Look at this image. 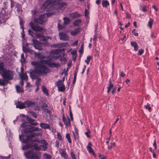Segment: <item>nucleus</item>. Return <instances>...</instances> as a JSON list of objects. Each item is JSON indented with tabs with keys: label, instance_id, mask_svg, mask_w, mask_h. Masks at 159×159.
<instances>
[{
	"label": "nucleus",
	"instance_id": "f257e3e1",
	"mask_svg": "<svg viewBox=\"0 0 159 159\" xmlns=\"http://www.w3.org/2000/svg\"><path fill=\"white\" fill-rule=\"evenodd\" d=\"M20 127L25 128L23 130H21L23 134L19 135L20 140L22 143H27L33 141H36V140H33L32 138L36 136L39 135V134L33 132L39 131L40 130V129L37 127L32 126L27 122L22 123Z\"/></svg>",
	"mask_w": 159,
	"mask_h": 159
},
{
	"label": "nucleus",
	"instance_id": "f03ea898",
	"mask_svg": "<svg viewBox=\"0 0 159 159\" xmlns=\"http://www.w3.org/2000/svg\"><path fill=\"white\" fill-rule=\"evenodd\" d=\"M31 64L34 66L35 72L39 75H46L50 71V69L45 64L44 60L41 61L39 62L31 61Z\"/></svg>",
	"mask_w": 159,
	"mask_h": 159
},
{
	"label": "nucleus",
	"instance_id": "7ed1b4c3",
	"mask_svg": "<svg viewBox=\"0 0 159 159\" xmlns=\"http://www.w3.org/2000/svg\"><path fill=\"white\" fill-rule=\"evenodd\" d=\"M1 75L3 79L7 80H12L13 77V73L9 70H4L2 72Z\"/></svg>",
	"mask_w": 159,
	"mask_h": 159
},
{
	"label": "nucleus",
	"instance_id": "20e7f679",
	"mask_svg": "<svg viewBox=\"0 0 159 159\" xmlns=\"http://www.w3.org/2000/svg\"><path fill=\"white\" fill-rule=\"evenodd\" d=\"M40 143L44 144L45 145H39L38 144L35 143L33 145L34 148L37 150H41L45 151L47 149L46 146L47 145V143L44 140H42Z\"/></svg>",
	"mask_w": 159,
	"mask_h": 159
},
{
	"label": "nucleus",
	"instance_id": "39448f33",
	"mask_svg": "<svg viewBox=\"0 0 159 159\" xmlns=\"http://www.w3.org/2000/svg\"><path fill=\"white\" fill-rule=\"evenodd\" d=\"M48 15L47 14H44L39 16L38 19H35L34 21L36 23H39L40 24H43L47 20V18Z\"/></svg>",
	"mask_w": 159,
	"mask_h": 159
},
{
	"label": "nucleus",
	"instance_id": "423d86ee",
	"mask_svg": "<svg viewBox=\"0 0 159 159\" xmlns=\"http://www.w3.org/2000/svg\"><path fill=\"white\" fill-rule=\"evenodd\" d=\"M19 76L20 78L21 79V80L20 82V84L21 85V86H23L24 85V83L23 80H26V81L27 79V76L26 73H23L22 72V67L21 68V71L19 74Z\"/></svg>",
	"mask_w": 159,
	"mask_h": 159
},
{
	"label": "nucleus",
	"instance_id": "0eeeda50",
	"mask_svg": "<svg viewBox=\"0 0 159 159\" xmlns=\"http://www.w3.org/2000/svg\"><path fill=\"white\" fill-rule=\"evenodd\" d=\"M56 85L59 91L63 92L65 89V85L61 80H59L57 81Z\"/></svg>",
	"mask_w": 159,
	"mask_h": 159
},
{
	"label": "nucleus",
	"instance_id": "6e6552de",
	"mask_svg": "<svg viewBox=\"0 0 159 159\" xmlns=\"http://www.w3.org/2000/svg\"><path fill=\"white\" fill-rule=\"evenodd\" d=\"M33 42L34 44V46L36 49L39 50H41L42 49V44L40 43L36 40L33 39Z\"/></svg>",
	"mask_w": 159,
	"mask_h": 159
},
{
	"label": "nucleus",
	"instance_id": "1a4fd4ad",
	"mask_svg": "<svg viewBox=\"0 0 159 159\" xmlns=\"http://www.w3.org/2000/svg\"><path fill=\"white\" fill-rule=\"evenodd\" d=\"M7 13H5L3 15V11L0 13V23H5L8 18Z\"/></svg>",
	"mask_w": 159,
	"mask_h": 159
},
{
	"label": "nucleus",
	"instance_id": "9d476101",
	"mask_svg": "<svg viewBox=\"0 0 159 159\" xmlns=\"http://www.w3.org/2000/svg\"><path fill=\"white\" fill-rule=\"evenodd\" d=\"M30 25L31 26V28L34 31H40L42 30V29L39 25H35L33 22H30Z\"/></svg>",
	"mask_w": 159,
	"mask_h": 159
},
{
	"label": "nucleus",
	"instance_id": "9b49d317",
	"mask_svg": "<svg viewBox=\"0 0 159 159\" xmlns=\"http://www.w3.org/2000/svg\"><path fill=\"white\" fill-rule=\"evenodd\" d=\"M54 5V3L50 0H47L44 3L43 7L46 9L52 7Z\"/></svg>",
	"mask_w": 159,
	"mask_h": 159
},
{
	"label": "nucleus",
	"instance_id": "f8f14e48",
	"mask_svg": "<svg viewBox=\"0 0 159 159\" xmlns=\"http://www.w3.org/2000/svg\"><path fill=\"white\" fill-rule=\"evenodd\" d=\"M29 34L34 38H38L42 36V35L38 32L33 33L31 30H28Z\"/></svg>",
	"mask_w": 159,
	"mask_h": 159
},
{
	"label": "nucleus",
	"instance_id": "ddd939ff",
	"mask_svg": "<svg viewBox=\"0 0 159 159\" xmlns=\"http://www.w3.org/2000/svg\"><path fill=\"white\" fill-rule=\"evenodd\" d=\"M59 36L60 39L63 41L68 40L69 39V37L68 35L62 32H60L59 34Z\"/></svg>",
	"mask_w": 159,
	"mask_h": 159
},
{
	"label": "nucleus",
	"instance_id": "4468645a",
	"mask_svg": "<svg viewBox=\"0 0 159 159\" xmlns=\"http://www.w3.org/2000/svg\"><path fill=\"white\" fill-rule=\"evenodd\" d=\"M44 63L47 64L51 67H56L58 68L60 66V65L59 63H55L52 62H48L47 60H44Z\"/></svg>",
	"mask_w": 159,
	"mask_h": 159
},
{
	"label": "nucleus",
	"instance_id": "2eb2a0df",
	"mask_svg": "<svg viewBox=\"0 0 159 159\" xmlns=\"http://www.w3.org/2000/svg\"><path fill=\"white\" fill-rule=\"evenodd\" d=\"M62 120L64 124L66 125V127H69L71 126L70 120L68 117L66 118L65 117L64 115H63L62 117Z\"/></svg>",
	"mask_w": 159,
	"mask_h": 159
},
{
	"label": "nucleus",
	"instance_id": "dca6fc26",
	"mask_svg": "<svg viewBox=\"0 0 159 159\" xmlns=\"http://www.w3.org/2000/svg\"><path fill=\"white\" fill-rule=\"evenodd\" d=\"M62 0H58L55 3H56L58 7L59 8H62L66 6V3L64 2H62Z\"/></svg>",
	"mask_w": 159,
	"mask_h": 159
},
{
	"label": "nucleus",
	"instance_id": "f3484780",
	"mask_svg": "<svg viewBox=\"0 0 159 159\" xmlns=\"http://www.w3.org/2000/svg\"><path fill=\"white\" fill-rule=\"evenodd\" d=\"M16 107L20 109H22L25 108V102H24L18 101L16 105Z\"/></svg>",
	"mask_w": 159,
	"mask_h": 159
},
{
	"label": "nucleus",
	"instance_id": "a211bd4d",
	"mask_svg": "<svg viewBox=\"0 0 159 159\" xmlns=\"http://www.w3.org/2000/svg\"><path fill=\"white\" fill-rule=\"evenodd\" d=\"M25 104L26 107H33L35 104V102L27 101H25Z\"/></svg>",
	"mask_w": 159,
	"mask_h": 159
},
{
	"label": "nucleus",
	"instance_id": "6ab92c4d",
	"mask_svg": "<svg viewBox=\"0 0 159 159\" xmlns=\"http://www.w3.org/2000/svg\"><path fill=\"white\" fill-rule=\"evenodd\" d=\"M92 146V143L90 142H89L87 147V150L89 153H92L94 155H95L94 151L91 147Z\"/></svg>",
	"mask_w": 159,
	"mask_h": 159
},
{
	"label": "nucleus",
	"instance_id": "aec40b11",
	"mask_svg": "<svg viewBox=\"0 0 159 159\" xmlns=\"http://www.w3.org/2000/svg\"><path fill=\"white\" fill-rule=\"evenodd\" d=\"M41 156V154L39 152H36L33 153L31 159H39Z\"/></svg>",
	"mask_w": 159,
	"mask_h": 159
},
{
	"label": "nucleus",
	"instance_id": "412c9836",
	"mask_svg": "<svg viewBox=\"0 0 159 159\" xmlns=\"http://www.w3.org/2000/svg\"><path fill=\"white\" fill-rule=\"evenodd\" d=\"M39 126L41 128L45 129H49L50 127L49 125L44 123H40Z\"/></svg>",
	"mask_w": 159,
	"mask_h": 159
},
{
	"label": "nucleus",
	"instance_id": "4be33fe9",
	"mask_svg": "<svg viewBox=\"0 0 159 159\" xmlns=\"http://www.w3.org/2000/svg\"><path fill=\"white\" fill-rule=\"evenodd\" d=\"M80 32V28H78L70 32V34L72 36L76 35Z\"/></svg>",
	"mask_w": 159,
	"mask_h": 159
},
{
	"label": "nucleus",
	"instance_id": "5701e85b",
	"mask_svg": "<svg viewBox=\"0 0 159 159\" xmlns=\"http://www.w3.org/2000/svg\"><path fill=\"white\" fill-rule=\"evenodd\" d=\"M130 44L131 46L134 47V50L135 51H136L138 50V45L136 42H131L130 43Z\"/></svg>",
	"mask_w": 159,
	"mask_h": 159
},
{
	"label": "nucleus",
	"instance_id": "b1692460",
	"mask_svg": "<svg viewBox=\"0 0 159 159\" xmlns=\"http://www.w3.org/2000/svg\"><path fill=\"white\" fill-rule=\"evenodd\" d=\"M16 92L17 93H23L24 92V89L22 88V86L19 85H16Z\"/></svg>",
	"mask_w": 159,
	"mask_h": 159
},
{
	"label": "nucleus",
	"instance_id": "393cba45",
	"mask_svg": "<svg viewBox=\"0 0 159 159\" xmlns=\"http://www.w3.org/2000/svg\"><path fill=\"white\" fill-rule=\"evenodd\" d=\"M33 152L29 151L26 153H24V154L25 157L27 158H29L31 159L33 155Z\"/></svg>",
	"mask_w": 159,
	"mask_h": 159
},
{
	"label": "nucleus",
	"instance_id": "a878e982",
	"mask_svg": "<svg viewBox=\"0 0 159 159\" xmlns=\"http://www.w3.org/2000/svg\"><path fill=\"white\" fill-rule=\"evenodd\" d=\"M35 56L38 59H42L43 58V56L40 53H37L34 51V52Z\"/></svg>",
	"mask_w": 159,
	"mask_h": 159
},
{
	"label": "nucleus",
	"instance_id": "bb28decb",
	"mask_svg": "<svg viewBox=\"0 0 159 159\" xmlns=\"http://www.w3.org/2000/svg\"><path fill=\"white\" fill-rule=\"evenodd\" d=\"M22 49L23 52H28L31 53H32L33 52H34L33 50L30 49L27 47H24V46L23 47Z\"/></svg>",
	"mask_w": 159,
	"mask_h": 159
},
{
	"label": "nucleus",
	"instance_id": "cd10ccee",
	"mask_svg": "<svg viewBox=\"0 0 159 159\" xmlns=\"http://www.w3.org/2000/svg\"><path fill=\"white\" fill-rule=\"evenodd\" d=\"M113 86L114 85L113 84L111 83V80H110L109 81V86L107 87V93H109L111 89L113 88Z\"/></svg>",
	"mask_w": 159,
	"mask_h": 159
},
{
	"label": "nucleus",
	"instance_id": "c85d7f7f",
	"mask_svg": "<svg viewBox=\"0 0 159 159\" xmlns=\"http://www.w3.org/2000/svg\"><path fill=\"white\" fill-rule=\"evenodd\" d=\"M82 20L80 19H78L75 21L73 24L75 26H78L80 25Z\"/></svg>",
	"mask_w": 159,
	"mask_h": 159
},
{
	"label": "nucleus",
	"instance_id": "c756f323",
	"mask_svg": "<svg viewBox=\"0 0 159 159\" xmlns=\"http://www.w3.org/2000/svg\"><path fill=\"white\" fill-rule=\"evenodd\" d=\"M60 153L62 157H66L67 155L64 149H61L60 151Z\"/></svg>",
	"mask_w": 159,
	"mask_h": 159
},
{
	"label": "nucleus",
	"instance_id": "7c9ffc66",
	"mask_svg": "<svg viewBox=\"0 0 159 159\" xmlns=\"http://www.w3.org/2000/svg\"><path fill=\"white\" fill-rule=\"evenodd\" d=\"M42 90L43 92L47 96L48 95V89L44 86H42L41 87Z\"/></svg>",
	"mask_w": 159,
	"mask_h": 159
},
{
	"label": "nucleus",
	"instance_id": "2f4dec72",
	"mask_svg": "<svg viewBox=\"0 0 159 159\" xmlns=\"http://www.w3.org/2000/svg\"><path fill=\"white\" fill-rule=\"evenodd\" d=\"M102 3V6L103 7H106L109 5V2L107 0H103Z\"/></svg>",
	"mask_w": 159,
	"mask_h": 159
},
{
	"label": "nucleus",
	"instance_id": "473e14b6",
	"mask_svg": "<svg viewBox=\"0 0 159 159\" xmlns=\"http://www.w3.org/2000/svg\"><path fill=\"white\" fill-rule=\"evenodd\" d=\"M7 83V80L4 79H0V85L4 86L6 85Z\"/></svg>",
	"mask_w": 159,
	"mask_h": 159
},
{
	"label": "nucleus",
	"instance_id": "72a5a7b5",
	"mask_svg": "<svg viewBox=\"0 0 159 159\" xmlns=\"http://www.w3.org/2000/svg\"><path fill=\"white\" fill-rule=\"evenodd\" d=\"M78 14L77 12H75L70 14V17L72 19L76 18L78 16Z\"/></svg>",
	"mask_w": 159,
	"mask_h": 159
},
{
	"label": "nucleus",
	"instance_id": "f704fd0d",
	"mask_svg": "<svg viewBox=\"0 0 159 159\" xmlns=\"http://www.w3.org/2000/svg\"><path fill=\"white\" fill-rule=\"evenodd\" d=\"M153 22V20L152 18H150L149 20L148 23V26L150 29L152 28V25Z\"/></svg>",
	"mask_w": 159,
	"mask_h": 159
},
{
	"label": "nucleus",
	"instance_id": "c9c22d12",
	"mask_svg": "<svg viewBox=\"0 0 159 159\" xmlns=\"http://www.w3.org/2000/svg\"><path fill=\"white\" fill-rule=\"evenodd\" d=\"M64 20V24H68L70 23V20L67 17H64L63 18Z\"/></svg>",
	"mask_w": 159,
	"mask_h": 159
},
{
	"label": "nucleus",
	"instance_id": "e433bc0d",
	"mask_svg": "<svg viewBox=\"0 0 159 159\" xmlns=\"http://www.w3.org/2000/svg\"><path fill=\"white\" fill-rule=\"evenodd\" d=\"M73 135L75 140L79 138V134L78 132L76 130L75 132H73Z\"/></svg>",
	"mask_w": 159,
	"mask_h": 159
},
{
	"label": "nucleus",
	"instance_id": "4c0bfd02",
	"mask_svg": "<svg viewBox=\"0 0 159 159\" xmlns=\"http://www.w3.org/2000/svg\"><path fill=\"white\" fill-rule=\"evenodd\" d=\"M66 138L67 139V140H68V142L70 143H72V142H71V139L70 138V134L68 133H67L66 134Z\"/></svg>",
	"mask_w": 159,
	"mask_h": 159
},
{
	"label": "nucleus",
	"instance_id": "58836bf2",
	"mask_svg": "<svg viewBox=\"0 0 159 159\" xmlns=\"http://www.w3.org/2000/svg\"><path fill=\"white\" fill-rule=\"evenodd\" d=\"M6 69H5L3 68V63H0V74L2 73L3 72V71L5 70Z\"/></svg>",
	"mask_w": 159,
	"mask_h": 159
},
{
	"label": "nucleus",
	"instance_id": "ea45409f",
	"mask_svg": "<svg viewBox=\"0 0 159 159\" xmlns=\"http://www.w3.org/2000/svg\"><path fill=\"white\" fill-rule=\"evenodd\" d=\"M43 156L45 159H51V156L47 153L44 154Z\"/></svg>",
	"mask_w": 159,
	"mask_h": 159
},
{
	"label": "nucleus",
	"instance_id": "a19ab883",
	"mask_svg": "<svg viewBox=\"0 0 159 159\" xmlns=\"http://www.w3.org/2000/svg\"><path fill=\"white\" fill-rule=\"evenodd\" d=\"M20 61L22 63L25 62V60L24 55L23 53L21 55Z\"/></svg>",
	"mask_w": 159,
	"mask_h": 159
},
{
	"label": "nucleus",
	"instance_id": "79ce46f5",
	"mask_svg": "<svg viewBox=\"0 0 159 159\" xmlns=\"http://www.w3.org/2000/svg\"><path fill=\"white\" fill-rule=\"evenodd\" d=\"M91 58V57L90 56H88L87 57L86 59L85 60V61L86 63L87 64H89Z\"/></svg>",
	"mask_w": 159,
	"mask_h": 159
},
{
	"label": "nucleus",
	"instance_id": "37998d69",
	"mask_svg": "<svg viewBox=\"0 0 159 159\" xmlns=\"http://www.w3.org/2000/svg\"><path fill=\"white\" fill-rule=\"evenodd\" d=\"M70 155L72 159H76L75 155L73 151L70 152Z\"/></svg>",
	"mask_w": 159,
	"mask_h": 159
},
{
	"label": "nucleus",
	"instance_id": "c03bdc74",
	"mask_svg": "<svg viewBox=\"0 0 159 159\" xmlns=\"http://www.w3.org/2000/svg\"><path fill=\"white\" fill-rule=\"evenodd\" d=\"M144 52V50L143 49H139L138 51V55H141Z\"/></svg>",
	"mask_w": 159,
	"mask_h": 159
},
{
	"label": "nucleus",
	"instance_id": "a18cd8bd",
	"mask_svg": "<svg viewBox=\"0 0 159 159\" xmlns=\"http://www.w3.org/2000/svg\"><path fill=\"white\" fill-rule=\"evenodd\" d=\"M41 80V79L40 78H38L37 79L36 82L35 84L36 85L39 86V83L40 81Z\"/></svg>",
	"mask_w": 159,
	"mask_h": 159
},
{
	"label": "nucleus",
	"instance_id": "49530a36",
	"mask_svg": "<svg viewBox=\"0 0 159 159\" xmlns=\"http://www.w3.org/2000/svg\"><path fill=\"white\" fill-rule=\"evenodd\" d=\"M30 145L26 144L25 145L23 146L22 149L23 150H25L27 149L30 147Z\"/></svg>",
	"mask_w": 159,
	"mask_h": 159
},
{
	"label": "nucleus",
	"instance_id": "de8ad7c7",
	"mask_svg": "<svg viewBox=\"0 0 159 159\" xmlns=\"http://www.w3.org/2000/svg\"><path fill=\"white\" fill-rule=\"evenodd\" d=\"M83 46L84 44L82 43L81 46V49L79 51V52L81 53H83Z\"/></svg>",
	"mask_w": 159,
	"mask_h": 159
},
{
	"label": "nucleus",
	"instance_id": "09e8293b",
	"mask_svg": "<svg viewBox=\"0 0 159 159\" xmlns=\"http://www.w3.org/2000/svg\"><path fill=\"white\" fill-rule=\"evenodd\" d=\"M90 132V131L88 129V131L85 133V134L88 138L90 137V135H89V133Z\"/></svg>",
	"mask_w": 159,
	"mask_h": 159
},
{
	"label": "nucleus",
	"instance_id": "8fccbe9b",
	"mask_svg": "<svg viewBox=\"0 0 159 159\" xmlns=\"http://www.w3.org/2000/svg\"><path fill=\"white\" fill-rule=\"evenodd\" d=\"M20 25L21 26V28L22 29V31H24V27L23 26V22L22 21V20H20Z\"/></svg>",
	"mask_w": 159,
	"mask_h": 159
},
{
	"label": "nucleus",
	"instance_id": "3c124183",
	"mask_svg": "<svg viewBox=\"0 0 159 159\" xmlns=\"http://www.w3.org/2000/svg\"><path fill=\"white\" fill-rule=\"evenodd\" d=\"M115 143H111V145L110 146L108 145V148L109 149H111L112 147H114L115 146Z\"/></svg>",
	"mask_w": 159,
	"mask_h": 159
},
{
	"label": "nucleus",
	"instance_id": "603ef678",
	"mask_svg": "<svg viewBox=\"0 0 159 159\" xmlns=\"http://www.w3.org/2000/svg\"><path fill=\"white\" fill-rule=\"evenodd\" d=\"M57 136L58 138L60 140H62V137L60 133H57Z\"/></svg>",
	"mask_w": 159,
	"mask_h": 159
},
{
	"label": "nucleus",
	"instance_id": "864d4df0",
	"mask_svg": "<svg viewBox=\"0 0 159 159\" xmlns=\"http://www.w3.org/2000/svg\"><path fill=\"white\" fill-rule=\"evenodd\" d=\"M144 107L146 109H148L149 111H150L151 109V107H150L148 104L145 105L144 106Z\"/></svg>",
	"mask_w": 159,
	"mask_h": 159
},
{
	"label": "nucleus",
	"instance_id": "5fc2aeb1",
	"mask_svg": "<svg viewBox=\"0 0 159 159\" xmlns=\"http://www.w3.org/2000/svg\"><path fill=\"white\" fill-rule=\"evenodd\" d=\"M30 112L31 115L33 116L35 118H36L37 117V115L36 113L34 111H31Z\"/></svg>",
	"mask_w": 159,
	"mask_h": 159
},
{
	"label": "nucleus",
	"instance_id": "6e6d98bb",
	"mask_svg": "<svg viewBox=\"0 0 159 159\" xmlns=\"http://www.w3.org/2000/svg\"><path fill=\"white\" fill-rule=\"evenodd\" d=\"M64 27V26L63 25H62L60 24H58V29L60 30L62 29Z\"/></svg>",
	"mask_w": 159,
	"mask_h": 159
},
{
	"label": "nucleus",
	"instance_id": "4d7b16f0",
	"mask_svg": "<svg viewBox=\"0 0 159 159\" xmlns=\"http://www.w3.org/2000/svg\"><path fill=\"white\" fill-rule=\"evenodd\" d=\"M99 157L100 159H106V157L105 156L101 154L99 155Z\"/></svg>",
	"mask_w": 159,
	"mask_h": 159
},
{
	"label": "nucleus",
	"instance_id": "13d9d810",
	"mask_svg": "<svg viewBox=\"0 0 159 159\" xmlns=\"http://www.w3.org/2000/svg\"><path fill=\"white\" fill-rule=\"evenodd\" d=\"M78 40H77L76 41L73 43L71 44V45L73 46H76L78 44Z\"/></svg>",
	"mask_w": 159,
	"mask_h": 159
},
{
	"label": "nucleus",
	"instance_id": "bf43d9fd",
	"mask_svg": "<svg viewBox=\"0 0 159 159\" xmlns=\"http://www.w3.org/2000/svg\"><path fill=\"white\" fill-rule=\"evenodd\" d=\"M35 110H39L40 109V107L39 106H36L34 107Z\"/></svg>",
	"mask_w": 159,
	"mask_h": 159
},
{
	"label": "nucleus",
	"instance_id": "052dcab7",
	"mask_svg": "<svg viewBox=\"0 0 159 159\" xmlns=\"http://www.w3.org/2000/svg\"><path fill=\"white\" fill-rule=\"evenodd\" d=\"M59 142L58 141H55V145L56 147L57 148L59 146Z\"/></svg>",
	"mask_w": 159,
	"mask_h": 159
},
{
	"label": "nucleus",
	"instance_id": "680f3d73",
	"mask_svg": "<svg viewBox=\"0 0 159 159\" xmlns=\"http://www.w3.org/2000/svg\"><path fill=\"white\" fill-rule=\"evenodd\" d=\"M7 135L9 136L10 137H11L12 136V134L10 131V130H9L8 132L7 131Z\"/></svg>",
	"mask_w": 159,
	"mask_h": 159
},
{
	"label": "nucleus",
	"instance_id": "e2e57ef3",
	"mask_svg": "<svg viewBox=\"0 0 159 159\" xmlns=\"http://www.w3.org/2000/svg\"><path fill=\"white\" fill-rule=\"evenodd\" d=\"M43 110L44 112H46V113H50V111L49 110H48L47 109L44 108L43 109Z\"/></svg>",
	"mask_w": 159,
	"mask_h": 159
},
{
	"label": "nucleus",
	"instance_id": "0e129e2a",
	"mask_svg": "<svg viewBox=\"0 0 159 159\" xmlns=\"http://www.w3.org/2000/svg\"><path fill=\"white\" fill-rule=\"evenodd\" d=\"M120 75L121 76L123 77L125 76V74L123 72V71L120 72Z\"/></svg>",
	"mask_w": 159,
	"mask_h": 159
},
{
	"label": "nucleus",
	"instance_id": "69168bd1",
	"mask_svg": "<svg viewBox=\"0 0 159 159\" xmlns=\"http://www.w3.org/2000/svg\"><path fill=\"white\" fill-rule=\"evenodd\" d=\"M153 145L155 149L156 150L157 149V147L156 145V141H154L153 143Z\"/></svg>",
	"mask_w": 159,
	"mask_h": 159
},
{
	"label": "nucleus",
	"instance_id": "338daca9",
	"mask_svg": "<svg viewBox=\"0 0 159 159\" xmlns=\"http://www.w3.org/2000/svg\"><path fill=\"white\" fill-rule=\"evenodd\" d=\"M93 40L94 41V42L95 43L96 41L97 40V36L96 35H94Z\"/></svg>",
	"mask_w": 159,
	"mask_h": 159
},
{
	"label": "nucleus",
	"instance_id": "774afa93",
	"mask_svg": "<svg viewBox=\"0 0 159 159\" xmlns=\"http://www.w3.org/2000/svg\"><path fill=\"white\" fill-rule=\"evenodd\" d=\"M141 10L144 12H146L147 11V10L146 8L145 7H143L142 9Z\"/></svg>",
	"mask_w": 159,
	"mask_h": 159
}]
</instances>
